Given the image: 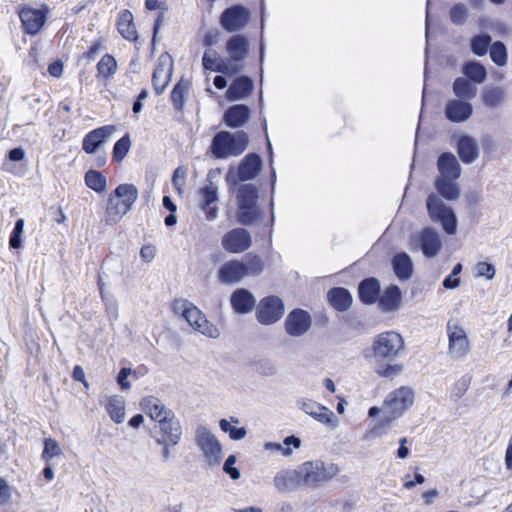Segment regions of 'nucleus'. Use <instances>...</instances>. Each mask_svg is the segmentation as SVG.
I'll use <instances>...</instances> for the list:
<instances>
[{
	"instance_id": "de8ad7c7",
	"label": "nucleus",
	"mask_w": 512,
	"mask_h": 512,
	"mask_svg": "<svg viewBox=\"0 0 512 512\" xmlns=\"http://www.w3.org/2000/svg\"><path fill=\"white\" fill-rule=\"evenodd\" d=\"M85 183L90 189L98 193L104 192L106 190V178L104 175H102V173L96 170H89L86 172Z\"/></svg>"
},
{
	"instance_id": "bb28decb",
	"label": "nucleus",
	"mask_w": 512,
	"mask_h": 512,
	"mask_svg": "<svg viewBox=\"0 0 512 512\" xmlns=\"http://www.w3.org/2000/svg\"><path fill=\"white\" fill-rule=\"evenodd\" d=\"M171 67L172 64L170 57L167 55H161L152 76L153 87L157 94L162 93L168 84L171 76Z\"/></svg>"
},
{
	"instance_id": "5701e85b",
	"label": "nucleus",
	"mask_w": 512,
	"mask_h": 512,
	"mask_svg": "<svg viewBox=\"0 0 512 512\" xmlns=\"http://www.w3.org/2000/svg\"><path fill=\"white\" fill-rule=\"evenodd\" d=\"M142 410L158 424L167 420L170 416L175 413L166 407L160 399L154 396H148L143 398L141 401Z\"/></svg>"
},
{
	"instance_id": "a211bd4d",
	"label": "nucleus",
	"mask_w": 512,
	"mask_h": 512,
	"mask_svg": "<svg viewBox=\"0 0 512 512\" xmlns=\"http://www.w3.org/2000/svg\"><path fill=\"white\" fill-rule=\"evenodd\" d=\"M250 18L249 10L242 5H234L225 9L220 16V25L228 32L243 29Z\"/></svg>"
},
{
	"instance_id": "aec40b11",
	"label": "nucleus",
	"mask_w": 512,
	"mask_h": 512,
	"mask_svg": "<svg viewBox=\"0 0 512 512\" xmlns=\"http://www.w3.org/2000/svg\"><path fill=\"white\" fill-rule=\"evenodd\" d=\"M310 314L302 309H294L285 319V330L293 337L304 335L311 327Z\"/></svg>"
},
{
	"instance_id": "ddd939ff",
	"label": "nucleus",
	"mask_w": 512,
	"mask_h": 512,
	"mask_svg": "<svg viewBox=\"0 0 512 512\" xmlns=\"http://www.w3.org/2000/svg\"><path fill=\"white\" fill-rule=\"evenodd\" d=\"M448 354L453 359H463L470 352V342L465 329L457 322L447 323Z\"/></svg>"
},
{
	"instance_id": "79ce46f5",
	"label": "nucleus",
	"mask_w": 512,
	"mask_h": 512,
	"mask_svg": "<svg viewBox=\"0 0 512 512\" xmlns=\"http://www.w3.org/2000/svg\"><path fill=\"white\" fill-rule=\"evenodd\" d=\"M106 410L111 419L119 424L125 419V400L122 396L113 395L108 399Z\"/></svg>"
},
{
	"instance_id": "3c124183",
	"label": "nucleus",
	"mask_w": 512,
	"mask_h": 512,
	"mask_svg": "<svg viewBox=\"0 0 512 512\" xmlns=\"http://www.w3.org/2000/svg\"><path fill=\"white\" fill-rule=\"evenodd\" d=\"M469 10L462 3L454 4L450 9V20L456 25H462L468 18Z\"/></svg>"
},
{
	"instance_id": "13d9d810",
	"label": "nucleus",
	"mask_w": 512,
	"mask_h": 512,
	"mask_svg": "<svg viewBox=\"0 0 512 512\" xmlns=\"http://www.w3.org/2000/svg\"><path fill=\"white\" fill-rule=\"evenodd\" d=\"M186 175L187 171L183 167H178L172 176V184L177 190V192L181 195L184 192L185 184H186Z\"/></svg>"
},
{
	"instance_id": "1a4fd4ad",
	"label": "nucleus",
	"mask_w": 512,
	"mask_h": 512,
	"mask_svg": "<svg viewBox=\"0 0 512 512\" xmlns=\"http://www.w3.org/2000/svg\"><path fill=\"white\" fill-rule=\"evenodd\" d=\"M411 251H422L426 258H435L442 249L440 233L433 227H426L411 234L409 239Z\"/></svg>"
},
{
	"instance_id": "774afa93",
	"label": "nucleus",
	"mask_w": 512,
	"mask_h": 512,
	"mask_svg": "<svg viewBox=\"0 0 512 512\" xmlns=\"http://www.w3.org/2000/svg\"><path fill=\"white\" fill-rule=\"evenodd\" d=\"M140 254L145 261L150 262L155 257V248L150 245L143 246L141 248Z\"/></svg>"
},
{
	"instance_id": "bf43d9fd",
	"label": "nucleus",
	"mask_w": 512,
	"mask_h": 512,
	"mask_svg": "<svg viewBox=\"0 0 512 512\" xmlns=\"http://www.w3.org/2000/svg\"><path fill=\"white\" fill-rule=\"evenodd\" d=\"M470 386V380L466 377L460 378L454 384V387L451 392V398L454 401H458L468 390Z\"/></svg>"
},
{
	"instance_id": "f8f14e48",
	"label": "nucleus",
	"mask_w": 512,
	"mask_h": 512,
	"mask_svg": "<svg viewBox=\"0 0 512 512\" xmlns=\"http://www.w3.org/2000/svg\"><path fill=\"white\" fill-rule=\"evenodd\" d=\"M195 441L209 466H216L222 459V447L216 436L205 426H198Z\"/></svg>"
},
{
	"instance_id": "9b49d317",
	"label": "nucleus",
	"mask_w": 512,
	"mask_h": 512,
	"mask_svg": "<svg viewBox=\"0 0 512 512\" xmlns=\"http://www.w3.org/2000/svg\"><path fill=\"white\" fill-rule=\"evenodd\" d=\"M262 168V159L255 153L247 154L239 163L237 169L229 167L225 181L228 185L235 186L240 181L255 178Z\"/></svg>"
},
{
	"instance_id": "5fc2aeb1",
	"label": "nucleus",
	"mask_w": 512,
	"mask_h": 512,
	"mask_svg": "<svg viewBox=\"0 0 512 512\" xmlns=\"http://www.w3.org/2000/svg\"><path fill=\"white\" fill-rule=\"evenodd\" d=\"M187 87L188 84L186 82L180 81L176 84L171 92L172 102L177 109H181L184 104Z\"/></svg>"
},
{
	"instance_id": "ea45409f",
	"label": "nucleus",
	"mask_w": 512,
	"mask_h": 512,
	"mask_svg": "<svg viewBox=\"0 0 512 512\" xmlns=\"http://www.w3.org/2000/svg\"><path fill=\"white\" fill-rule=\"evenodd\" d=\"M453 93L458 99L471 101L477 94V88L465 77H458L453 82Z\"/></svg>"
},
{
	"instance_id": "b1692460",
	"label": "nucleus",
	"mask_w": 512,
	"mask_h": 512,
	"mask_svg": "<svg viewBox=\"0 0 512 512\" xmlns=\"http://www.w3.org/2000/svg\"><path fill=\"white\" fill-rule=\"evenodd\" d=\"M23 29L30 35L37 34L43 27L46 14L43 10L24 7L19 13Z\"/></svg>"
},
{
	"instance_id": "6ab92c4d",
	"label": "nucleus",
	"mask_w": 512,
	"mask_h": 512,
	"mask_svg": "<svg viewBox=\"0 0 512 512\" xmlns=\"http://www.w3.org/2000/svg\"><path fill=\"white\" fill-rule=\"evenodd\" d=\"M251 244L252 236L250 232L244 228H234L228 231L221 240L222 248L233 254H239L248 250Z\"/></svg>"
},
{
	"instance_id": "a18cd8bd",
	"label": "nucleus",
	"mask_w": 512,
	"mask_h": 512,
	"mask_svg": "<svg viewBox=\"0 0 512 512\" xmlns=\"http://www.w3.org/2000/svg\"><path fill=\"white\" fill-rule=\"evenodd\" d=\"M395 421L392 417L383 413V416L375 423V425L366 432V439L379 438L386 435L391 428L392 423Z\"/></svg>"
},
{
	"instance_id": "4468645a",
	"label": "nucleus",
	"mask_w": 512,
	"mask_h": 512,
	"mask_svg": "<svg viewBox=\"0 0 512 512\" xmlns=\"http://www.w3.org/2000/svg\"><path fill=\"white\" fill-rule=\"evenodd\" d=\"M213 172H209L205 184L199 189V207L204 212L207 220H214L218 216V208L212 206L218 200L219 186L213 180Z\"/></svg>"
},
{
	"instance_id": "c03bdc74",
	"label": "nucleus",
	"mask_w": 512,
	"mask_h": 512,
	"mask_svg": "<svg viewBox=\"0 0 512 512\" xmlns=\"http://www.w3.org/2000/svg\"><path fill=\"white\" fill-rule=\"evenodd\" d=\"M463 73L469 81L475 84H481L486 80L487 72L485 67L479 62H468L463 67Z\"/></svg>"
},
{
	"instance_id": "4d7b16f0",
	"label": "nucleus",
	"mask_w": 512,
	"mask_h": 512,
	"mask_svg": "<svg viewBox=\"0 0 512 512\" xmlns=\"http://www.w3.org/2000/svg\"><path fill=\"white\" fill-rule=\"evenodd\" d=\"M23 232H24V220L22 218H20L16 221L14 229L10 236L9 245L11 248L18 249L21 247Z\"/></svg>"
},
{
	"instance_id": "6e6d98bb",
	"label": "nucleus",
	"mask_w": 512,
	"mask_h": 512,
	"mask_svg": "<svg viewBox=\"0 0 512 512\" xmlns=\"http://www.w3.org/2000/svg\"><path fill=\"white\" fill-rule=\"evenodd\" d=\"M491 43V37L489 35H479L472 39V51L479 56L486 54L488 46Z\"/></svg>"
},
{
	"instance_id": "dca6fc26",
	"label": "nucleus",
	"mask_w": 512,
	"mask_h": 512,
	"mask_svg": "<svg viewBox=\"0 0 512 512\" xmlns=\"http://www.w3.org/2000/svg\"><path fill=\"white\" fill-rule=\"evenodd\" d=\"M284 313V303L277 296L263 298L256 311L257 320L264 325L276 323Z\"/></svg>"
},
{
	"instance_id": "f704fd0d",
	"label": "nucleus",
	"mask_w": 512,
	"mask_h": 512,
	"mask_svg": "<svg viewBox=\"0 0 512 512\" xmlns=\"http://www.w3.org/2000/svg\"><path fill=\"white\" fill-rule=\"evenodd\" d=\"M359 298L365 304H374L380 294V283L375 278L363 280L358 288Z\"/></svg>"
},
{
	"instance_id": "052dcab7",
	"label": "nucleus",
	"mask_w": 512,
	"mask_h": 512,
	"mask_svg": "<svg viewBox=\"0 0 512 512\" xmlns=\"http://www.w3.org/2000/svg\"><path fill=\"white\" fill-rule=\"evenodd\" d=\"M237 461L235 455H229L226 459L223 470L233 479L237 480L240 478V471L234 466Z\"/></svg>"
},
{
	"instance_id": "cd10ccee",
	"label": "nucleus",
	"mask_w": 512,
	"mask_h": 512,
	"mask_svg": "<svg viewBox=\"0 0 512 512\" xmlns=\"http://www.w3.org/2000/svg\"><path fill=\"white\" fill-rule=\"evenodd\" d=\"M378 306L382 312H395L402 306V292L396 285H390L378 297Z\"/></svg>"
},
{
	"instance_id": "473e14b6",
	"label": "nucleus",
	"mask_w": 512,
	"mask_h": 512,
	"mask_svg": "<svg viewBox=\"0 0 512 512\" xmlns=\"http://www.w3.org/2000/svg\"><path fill=\"white\" fill-rule=\"evenodd\" d=\"M230 301L234 311L240 314L250 312L256 303L252 293L243 288L234 291L231 295Z\"/></svg>"
},
{
	"instance_id": "2eb2a0df",
	"label": "nucleus",
	"mask_w": 512,
	"mask_h": 512,
	"mask_svg": "<svg viewBox=\"0 0 512 512\" xmlns=\"http://www.w3.org/2000/svg\"><path fill=\"white\" fill-rule=\"evenodd\" d=\"M297 405L304 413L330 428H336L339 425L334 412L314 400L301 398L297 401Z\"/></svg>"
},
{
	"instance_id": "39448f33",
	"label": "nucleus",
	"mask_w": 512,
	"mask_h": 512,
	"mask_svg": "<svg viewBox=\"0 0 512 512\" xmlns=\"http://www.w3.org/2000/svg\"><path fill=\"white\" fill-rule=\"evenodd\" d=\"M248 143V135L244 131H220L213 137L210 150L215 158L227 159L242 154Z\"/></svg>"
},
{
	"instance_id": "0e129e2a",
	"label": "nucleus",
	"mask_w": 512,
	"mask_h": 512,
	"mask_svg": "<svg viewBox=\"0 0 512 512\" xmlns=\"http://www.w3.org/2000/svg\"><path fill=\"white\" fill-rule=\"evenodd\" d=\"M132 370L130 368H122L117 376V382L123 390L130 389L131 385L127 381V378L131 375Z\"/></svg>"
},
{
	"instance_id": "20e7f679",
	"label": "nucleus",
	"mask_w": 512,
	"mask_h": 512,
	"mask_svg": "<svg viewBox=\"0 0 512 512\" xmlns=\"http://www.w3.org/2000/svg\"><path fill=\"white\" fill-rule=\"evenodd\" d=\"M138 189L133 184H120L114 191V195L108 198L106 206L107 224L118 222L128 213L138 198Z\"/></svg>"
},
{
	"instance_id": "a878e982",
	"label": "nucleus",
	"mask_w": 512,
	"mask_h": 512,
	"mask_svg": "<svg viewBox=\"0 0 512 512\" xmlns=\"http://www.w3.org/2000/svg\"><path fill=\"white\" fill-rule=\"evenodd\" d=\"M116 130L114 125H106L89 132L83 139V150L93 154Z\"/></svg>"
},
{
	"instance_id": "338daca9",
	"label": "nucleus",
	"mask_w": 512,
	"mask_h": 512,
	"mask_svg": "<svg viewBox=\"0 0 512 512\" xmlns=\"http://www.w3.org/2000/svg\"><path fill=\"white\" fill-rule=\"evenodd\" d=\"M461 280L459 277L448 275L443 281V287L446 289H455L460 286Z\"/></svg>"
},
{
	"instance_id": "f257e3e1",
	"label": "nucleus",
	"mask_w": 512,
	"mask_h": 512,
	"mask_svg": "<svg viewBox=\"0 0 512 512\" xmlns=\"http://www.w3.org/2000/svg\"><path fill=\"white\" fill-rule=\"evenodd\" d=\"M404 350L403 337L394 331H386L377 335L372 343L375 359L374 372L382 378L392 379L400 375L403 365L393 361Z\"/></svg>"
},
{
	"instance_id": "09e8293b",
	"label": "nucleus",
	"mask_w": 512,
	"mask_h": 512,
	"mask_svg": "<svg viewBox=\"0 0 512 512\" xmlns=\"http://www.w3.org/2000/svg\"><path fill=\"white\" fill-rule=\"evenodd\" d=\"M62 454V449L58 442L53 438L44 439V450L41 458L49 463L54 457H58Z\"/></svg>"
},
{
	"instance_id": "e433bc0d",
	"label": "nucleus",
	"mask_w": 512,
	"mask_h": 512,
	"mask_svg": "<svg viewBox=\"0 0 512 512\" xmlns=\"http://www.w3.org/2000/svg\"><path fill=\"white\" fill-rule=\"evenodd\" d=\"M481 100L485 107L497 108L506 101V93L502 87L486 86L482 90Z\"/></svg>"
},
{
	"instance_id": "49530a36",
	"label": "nucleus",
	"mask_w": 512,
	"mask_h": 512,
	"mask_svg": "<svg viewBox=\"0 0 512 512\" xmlns=\"http://www.w3.org/2000/svg\"><path fill=\"white\" fill-rule=\"evenodd\" d=\"M117 70V62L110 54H105L97 64L98 77L109 79Z\"/></svg>"
},
{
	"instance_id": "8fccbe9b",
	"label": "nucleus",
	"mask_w": 512,
	"mask_h": 512,
	"mask_svg": "<svg viewBox=\"0 0 512 512\" xmlns=\"http://www.w3.org/2000/svg\"><path fill=\"white\" fill-rule=\"evenodd\" d=\"M492 61L498 66H504L507 63V50L502 42H495L490 49Z\"/></svg>"
},
{
	"instance_id": "c756f323",
	"label": "nucleus",
	"mask_w": 512,
	"mask_h": 512,
	"mask_svg": "<svg viewBox=\"0 0 512 512\" xmlns=\"http://www.w3.org/2000/svg\"><path fill=\"white\" fill-rule=\"evenodd\" d=\"M437 168L439 178H459L462 168L456 157L449 152L443 153L439 156L437 161Z\"/></svg>"
},
{
	"instance_id": "0eeeda50",
	"label": "nucleus",
	"mask_w": 512,
	"mask_h": 512,
	"mask_svg": "<svg viewBox=\"0 0 512 512\" xmlns=\"http://www.w3.org/2000/svg\"><path fill=\"white\" fill-rule=\"evenodd\" d=\"M426 207L432 222L439 224L447 235L457 233V216L452 208L448 207L441 197L435 193L428 196Z\"/></svg>"
},
{
	"instance_id": "69168bd1",
	"label": "nucleus",
	"mask_w": 512,
	"mask_h": 512,
	"mask_svg": "<svg viewBox=\"0 0 512 512\" xmlns=\"http://www.w3.org/2000/svg\"><path fill=\"white\" fill-rule=\"evenodd\" d=\"M155 443L162 447V453H161L162 459L164 461L169 460L172 457L171 447L175 446L176 444H168V443H164L160 440H155Z\"/></svg>"
},
{
	"instance_id": "7c9ffc66",
	"label": "nucleus",
	"mask_w": 512,
	"mask_h": 512,
	"mask_svg": "<svg viewBox=\"0 0 512 512\" xmlns=\"http://www.w3.org/2000/svg\"><path fill=\"white\" fill-rule=\"evenodd\" d=\"M250 110L244 104L229 107L224 113V122L230 128H239L249 120Z\"/></svg>"
},
{
	"instance_id": "680f3d73",
	"label": "nucleus",
	"mask_w": 512,
	"mask_h": 512,
	"mask_svg": "<svg viewBox=\"0 0 512 512\" xmlns=\"http://www.w3.org/2000/svg\"><path fill=\"white\" fill-rule=\"evenodd\" d=\"M476 272L477 276L479 277H486L487 279L491 280L495 276V268L492 264L487 262H480L476 265Z\"/></svg>"
},
{
	"instance_id": "f3484780",
	"label": "nucleus",
	"mask_w": 512,
	"mask_h": 512,
	"mask_svg": "<svg viewBox=\"0 0 512 512\" xmlns=\"http://www.w3.org/2000/svg\"><path fill=\"white\" fill-rule=\"evenodd\" d=\"M226 53L228 63L239 73L243 69L242 62L249 53V41L243 35H234L226 42Z\"/></svg>"
},
{
	"instance_id": "423d86ee",
	"label": "nucleus",
	"mask_w": 512,
	"mask_h": 512,
	"mask_svg": "<svg viewBox=\"0 0 512 512\" xmlns=\"http://www.w3.org/2000/svg\"><path fill=\"white\" fill-rule=\"evenodd\" d=\"M258 189L253 184L241 185L237 193V220L243 225H251L262 217L257 205Z\"/></svg>"
},
{
	"instance_id": "4c0bfd02",
	"label": "nucleus",
	"mask_w": 512,
	"mask_h": 512,
	"mask_svg": "<svg viewBox=\"0 0 512 512\" xmlns=\"http://www.w3.org/2000/svg\"><path fill=\"white\" fill-rule=\"evenodd\" d=\"M133 19V14L128 10H123L119 13L117 29L123 38L129 41H135L138 39Z\"/></svg>"
},
{
	"instance_id": "603ef678",
	"label": "nucleus",
	"mask_w": 512,
	"mask_h": 512,
	"mask_svg": "<svg viewBox=\"0 0 512 512\" xmlns=\"http://www.w3.org/2000/svg\"><path fill=\"white\" fill-rule=\"evenodd\" d=\"M131 147V140L128 135L120 138L114 145L113 157L117 161H121L129 152Z\"/></svg>"
},
{
	"instance_id": "e2e57ef3",
	"label": "nucleus",
	"mask_w": 512,
	"mask_h": 512,
	"mask_svg": "<svg viewBox=\"0 0 512 512\" xmlns=\"http://www.w3.org/2000/svg\"><path fill=\"white\" fill-rule=\"evenodd\" d=\"M11 498V490L3 478H0V505H5Z\"/></svg>"
},
{
	"instance_id": "c9c22d12",
	"label": "nucleus",
	"mask_w": 512,
	"mask_h": 512,
	"mask_svg": "<svg viewBox=\"0 0 512 512\" xmlns=\"http://www.w3.org/2000/svg\"><path fill=\"white\" fill-rule=\"evenodd\" d=\"M457 178H435L434 186L439 195L449 201H455L460 196V188L456 183Z\"/></svg>"
},
{
	"instance_id": "412c9836",
	"label": "nucleus",
	"mask_w": 512,
	"mask_h": 512,
	"mask_svg": "<svg viewBox=\"0 0 512 512\" xmlns=\"http://www.w3.org/2000/svg\"><path fill=\"white\" fill-rule=\"evenodd\" d=\"M446 118L453 123H463L473 114V106L468 100L449 99L444 107Z\"/></svg>"
},
{
	"instance_id": "2f4dec72",
	"label": "nucleus",
	"mask_w": 512,
	"mask_h": 512,
	"mask_svg": "<svg viewBox=\"0 0 512 512\" xmlns=\"http://www.w3.org/2000/svg\"><path fill=\"white\" fill-rule=\"evenodd\" d=\"M253 89V81L247 76L236 78L226 91L229 101H237L247 97Z\"/></svg>"
},
{
	"instance_id": "37998d69",
	"label": "nucleus",
	"mask_w": 512,
	"mask_h": 512,
	"mask_svg": "<svg viewBox=\"0 0 512 512\" xmlns=\"http://www.w3.org/2000/svg\"><path fill=\"white\" fill-rule=\"evenodd\" d=\"M328 298L331 305L338 311L347 310L352 303L350 293L344 288L331 289L328 293Z\"/></svg>"
},
{
	"instance_id": "58836bf2",
	"label": "nucleus",
	"mask_w": 512,
	"mask_h": 512,
	"mask_svg": "<svg viewBox=\"0 0 512 512\" xmlns=\"http://www.w3.org/2000/svg\"><path fill=\"white\" fill-rule=\"evenodd\" d=\"M393 270L400 280L410 279L413 271L412 260L406 253L396 254L392 260Z\"/></svg>"
},
{
	"instance_id": "f03ea898",
	"label": "nucleus",
	"mask_w": 512,
	"mask_h": 512,
	"mask_svg": "<svg viewBox=\"0 0 512 512\" xmlns=\"http://www.w3.org/2000/svg\"><path fill=\"white\" fill-rule=\"evenodd\" d=\"M264 262L258 256H250L243 260H229L223 263L217 277L223 284L233 285L239 283L245 277L258 276L262 273Z\"/></svg>"
},
{
	"instance_id": "9d476101",
	"label": "nucleus",
	"mask_w": 512,
	"mask_h": 512,
	"mask_svg": "<svg viewBox=\"0 0 512 512\" xmlns=\"http://www.w3.org/2000/svg\"><path fill=\"white\" fill-rule=\"evenodd\" d=\"M415 393L409 386H401L386 396L383 401V413L393 419L399 418L414 403Z\"/></svg>"
},
{
	"instance_id": "393cba45",
	"label": "nucleus",
	"mask_w": 512,
	"mask_h": 512,
	"mask_svg": "<svg viewBox=\"0 0 512 512\" xmlns=\"http://www.w3.org/2000/svg\"><path fill=\"white\" fill-rule=\"evenodd\" d=\"M274 486L280 492L296 490L303 484L300 466L294 470H282L273 479Z\"/></svg>"
},
{
	"instance_id": "a19ab883",
	"label": "nucleus",
	"mask_w": 512,
	"mask_h": 512,
	"mask_svg": "<svg viewBox=\"0 0 512 512\" xmlns=\"http://www.w3.org/2000/svg\"><path fill=\"white\" fill-rule=\"evenodd\" d=\"M301 445V440L296 436H288L284 439L283 443L267 442L264 445V449L267 451H276L281 455L288 457L292 454V448L298 449Z\"/></svg>"
},
{
	"instance_id": "c85d7f7f",
	"label": "nucleus",
	"mask_w": 512,
	"mask_h": 512,
	"mask_svg": "<svg viewBox=\"0 0 512 512\" xmlns=\"http://www.w3.org/2000/svg\"><path fill=\"white\" fill-rule=\"evenodd\" d=\"M202 64L206 70L220 72L226 75L237 74V69L230 66L228 61L220 59L217 51L213 49L204 52Z\"/></svg>"
},
{
	"instance_id": "6e6552de",
	"label": "nucleus",
	"mask_w": 512,
	"mask_h": 512,
	"mask_svg": "<svg viewBox=\"0 0 512 512\" xmlns=\"http://www.w3.org/2000/svg\"><path fill=\"white\" fill-rule=\"evenodd\" d=\"M338 464L322 460L307 461L300 465L303 484L309 487L328 482L340 473Z\"/></svg>"
},
{
	"instance_id": "7ed1b4c3",
	"label": "nucleus",
	"mask_w": 512,
	"mask_h": 512,
	"mask_svg": "<svg viewBox=\"0 0 512 512\" xmlns=\"http://www.w3.org/2000/svg\"><path fill=\"white\" fill-rule=\"evenodd\" d=\"M173 312L181 316L197 332L206 337L216 339L220 336L219 329L210 321L202 311L184 298L175 299L172 303Z\"/></svg>"
},
{
	"instance_id": "864d4df0",
	"label": "nucleus",
	"mask_w": 512,
	"mask_h": 512,
	"mask_svg": "<svg viewBox=\"0 0 512 512\" xmlns=\"http://www.w3.org/2000/svg\"><path fill=\"white\" fill-rule=\"evenodd\" d=\"M219 426L222 431L228 433L230 438L233 440H241L246 436V429L244 427L237 428L232 426L229 421L226 419H221L219 422Z\"/></svg>"
},
{
	"instance_id": "72a5a7b5",
	"label": "nucleus",
	"mask_w": 512,
	"mask_h": 512,
	"mask_svg": "<svg viewBox=\"0 0 512 512\" xmlns=\"http://www.w3.org/2000/svg\"><path fill=\"white\" fill-rule=\"evenodd\" d=\"M457 152L462 162L470 164L478 157V146L474 138L461 136L457 143Z\"/></svg>"
},
{
	"instance_id": "4be33fe9",
	"label": "nucleus",
	"mask_w": 512,
	"mask_h": 512,
	"mask_svg": "<svg viewBox=\"0 0 512 512\" xmlns=\"http://www.w3.org/2000/svg\"><path fill=\"white\" fill-rule=\"evenodd\" d=\"M158 435L154 440H160L168 444H178L182 436V426L176 415L170 416L167 420L157 425Z\"/></svg>"
}]
</instances>
